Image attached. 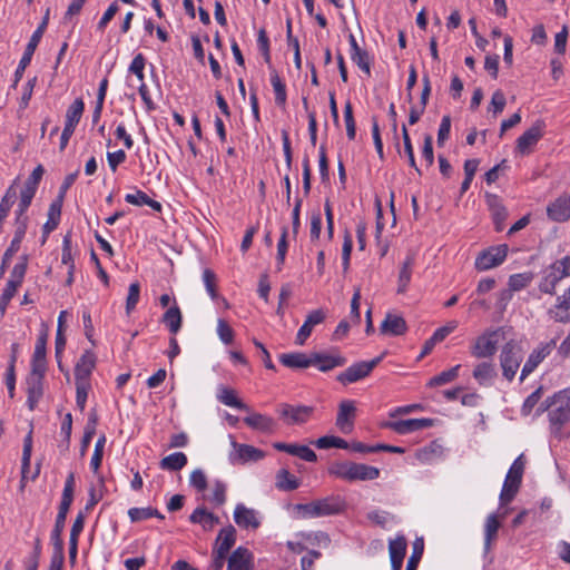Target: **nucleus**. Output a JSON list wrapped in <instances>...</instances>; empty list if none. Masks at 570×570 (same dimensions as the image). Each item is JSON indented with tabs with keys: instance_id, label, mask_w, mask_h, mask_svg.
<instances>
[{
	"instance_id": "f257e3e1",
	"label": "nucleus",
	"mask_w": 570,
	"mask_h": 570,
	"mask_svg": "<svg viewBox=\"0 0 570 570\" xmlns=\"http://www.w3.org/2000/svg\"><path fill=\"white\" fill-rule=\"evenodd\" d=\"M549 412V421L553 434L559 435L561 429L570 422V389H564L548 397L538 409L539 413Z\"/></svg>"
},
{
	"instance_id": "f03ea898",
	"label": "nucleus",
	"mask_w": 570,
	"mask_h": 570,
	"mask_svg": "<svg viewBox=\"0 0 570 570\" xmlns=\"http://www.w3.org/2000/svg\"><path fill=\"white\" fill-rule=\"evenodd\" d=\"M297 509L303 511L305 517L320 518L340 514L345 511L346 502L340 495H330L309 503L298 504Z\"/></svg>"
},
{
	"instance_id": "7ed1b4c3",
	"label": "nucleus",
	"mask_w": 570,
	"mask_h": 570,
	"mask_svg": "<svg viewBox=\"0 0 570 570\" xmlns=\"http://www.w3.org/2000/svg\"><path fill=\"white\" fill-rule=\"evenodd\" d=\"M504 338L502 327L489 330L475 338L470 347L471 354L476 358H487L495 354L498 344Z\"/></svg>"
},
{
	"instance_id": "20e7f679",
	"label": "nucleus",
	"mask_w": 570,
	"mask_h": 570,
	"mask_svg": "<svg viewBox=\"0 0 570 570\" xmlns=\"http://www.w3.org/2000/svg\"><path fill=\"white\" fill-rule=\"evenodd\" d=\"M522 362V347L521 345L514 341L510 340L508 341L501 350L500 353V366L502 368V375L504 379H507L509 382H511L517 371L520 367V364Z\"/></svg>"
},
{
	"instance_id": "39448f33",
	"label": "nucleus",
	"mask_w": 570,
	"mask_h": 570,
	"mask_svg": "<svg viewBox=\"0 0 570 570\" xmlns=\"http://www.w3.org/2000/svg\"><path fill=\"white\" fill-rule=\"evenodd\" d=\"M524 471V461L522 455L517 458L508 471L503 488L500 494L501 504H507L515 497Z\"/></svg>"
},
{
	"instance_id": "423d86ee",
	"label": "nucleus",
	"mask_w": 570,
	"mask_h": 570,
	"mask_svg": "<svg viewBox=\"0 0 570 570\" xmlns=\"http://www.w3.org/2000/svg\"><path fill=\"white\" fill-rule=\"evenodd\" d=\"M276 411L284 423L293 425L306 423L314 414L315 407L303 404L281 403Z\"/></svg>"
},
{
	"instance_id": "0eeeda50",
	"label": "nucleus",
	"mask_w": 570,
	"mask_h": 570,
	"mask_svg": "<svg viewBox=\"0 0 570 570\" xmlns=\"http://www.w3.org/2000/svg\"><path fill=\"white\" fill-rule=\"evenodd\" d=\"M47 24H48V13L45 16V18L42 19L41 23L36 29V31L32 33V36L24 49L23 56L20 59L18 68L16 69V72H14V81H13L12 87H16L17 83L22 78L24 70L29 66V63L32 59V56L43 36Z\"/></svg>"
},
{
	"instance_id": "6e6552de",
	"label": "nucleus",
	"mask_w": 570,
	"mask_h": 570,
	"mask_svg": "<svg viewBox=\"0 0 570 570\" xmlns=\"http://www.w3.org/2000/svg\"><path fill=\"white\" fill-rule=\"evenodd\" d=\"M382 361V356H377L371 361H362L348 366L344 372L336 376V380L346 385L365 379Z\"/></svg>"
},
{
	"instance_id": "1a4fd4ad",
	"label": "nucleus",
	"mask_w": 570,
	"mask_h": 570,
	"mask_svg": "<svg viewBox=\"0 0 570 570\" xmlns=\"http://www.w3.org/2000/svg\"><path fill=\"white\" fill-rule=\"evenodd\" d=\"M546 124L543 120H537L529 129H527L518 139L515 151L520 155H529L534 146L543 137Z\"/></svg>"
},
{
	"instance_id": "9d476101",
	"label": "nucleus",
	"mask_w": 570,
	"mask_h": 570,
	"mask_svg": "<svg viewBox=\"0 0 570 570\" xmlns=\"http://www.w3.org/2000/svg\"><path fill=\"white\" fill-rule=\"evenodd\" d=\"M508 249V245L502 244L482 250L475 258V268L478 271H488L499 266L505 259Z\"/></svg>"
},
{
	"instance_id": "9b49d317",
	"label": "nucleus",
	"mask_w": 570,
	"mask_h": 570,
	"mask_svg": "<svg viewBox=\"0 0 570 570\" xmlns=\"http://www.w3.org/2000/svg\"><path fill=\"white\" fill-rule=\"evenodd\" d=\"M557 341L558 338L556 337L549 342L541 343L530 353L521 370L520 381H523L528 375H530L538 367V365L552 353V351L557 347Z\"/></svg>"
},
{
	"instance_id": "f8f14e48",
	"label": "nucleus",
	"mask_w": 570,
	"mask_h": 570,
	"mask_svg": "<svg viewBox=\"0 0 570 570\" xmlns=\"http://www.w3.org/2000/svg\"><path fill=\"white\" fill-rule=\"evenodd\" d=\"M432 419H407L400 421H387L382 424L383 428L390 429L397 434H409L414 431L423 430L432 426Z\"/></svg>"
},
{
	"instance_id": "ddd939ff",
	"label": "nucleus",
	"mask_w": 570,
	"mask_h": 570,
	"mask_svg": "<svg viewBox=\"0 0 570 570\" xmlns=\"http://www.w3.org/2000/svg\"><path fill=\"white\" fill-rule=\"evenodd\" d=\"M355 416L356 407L354 401L343 400L338 405L335 424L342 433L348 434L354 429Z\"/></svg>"
},
{
	"instance_id": "4468645a",
	"label": "nucleus",
	"mask_w": 570,
	"mask_h": 570,
	"mask_svg": "<svg viewBox=\"0 0 570 570\" xmlns=\"http://www.w3.org/2000/svg\"><path fill=\"white\" fill-rule=\"evenodd\" d=\"M234 520L236 524L244 529H258L261 527V520L257 517V512L254 509L245 507L243 503H238L234 511Z\"/></svg>"
},
{
	"instance_id": "2eb2a0df",
	"label": "nucleus",
	"mask_w": 570,
	"mask_h": 570,
	"mask_svg": "<svg viewBox=\"0 0 570 570\" xmlns=\"http://www.w3.org/2000/svg\"><path fill=\"white\" fill-rule=\"evenodd\" d=\"M346 358L340 353H312V365L317 366L321 372H328L335 367L346 364Z\"/></svg>"
},
{
	"instance_id": "dca6fc26",
	"label": "nucleus",
	"mask_w": 570,
	"mask_h": 570,
	"mask_svg": "<svg viewBox=\"0 0 570 570\" xmlns=\"http://www.w3.org/2000/svg\"><path fill=\"white\" fill-rule=\"evenodd\" d=\"M96 366V355L92 351H86L75 366V381L90 382V375Z\"/></svg>"
},
{
	"instance_id": "f3484780",
	"label": "nucleus",
	"mask_w": 570,
	"mask_h": 570,
	"mask_svg": "<svg viewBox=\"0 0 570 570\" xmlns=\"http://www.w3.org/2000/svg\"><path fill=\"white\" fill-rule=\"evenodd\" d=\"M326 317L325 312L322 308L312 311L304 324L299 327L297 335H296V344L303 345L305 341L312 334L313 327L321 324Z\"/></svg>"
},
{
	"instance_id": "a211bd4d",
	"label": "nucleus",
	"mask_w": 570,
	"mask_h": 570,
	"mask_svg": "<svg viewBox=\"0 0 570 570\" xmlns=\"http://www.w3.org/2000/svg\"><path fill=\"white\" fill-rule=\"evenodd\" d=\"M273 448L277 451L286 452L291 455L298 456L306 462H315L317 460L316 453L307 445L296 443L275 442Z\"/></svg>"
},
{
	"instance_id": "6ab92c4d",
	"label": "nucleus",
	"mask_w": 570,
	"mask_h": 570,
	"mask_svg": "<svg viewBox=\"0 0 570 570\" xmlns=\"http://www.w3.org/2000/svg\"><path fill=\"white\" fill-rule=\"evenodd\" d=\"M407 331L405 320L396 314L387 313L384 321L381 323L380 332L383 335L399 336Z\"/></svg>"
},
{
	"instance_id": "aec40b11",
	"label": "nucleus",
	"mask_w": 570,
	"mask_h": 570,
	"mask_svg": "<svg viewBox=\"0 0 570 570\" xmlns=\"http://www.w3.org/2000/svg\"><path fill=\"white\" fill-rule=\"evenodd\" d=\"M249 415L244 417V423L253 430L263 433H273L276 428V422L273 417L255 413L249 410Z\"/></svg>"
},
{
	"instance_id": "412c9836",
	"label": "nucleus",
	"mask_w": 570,
	"mask_h": 570,
	"mask_svg": "<svg viewBox=\"0 0 570 570\" xmlns=\"http://www.w3.org/2000/svg\"><path fill=\"white\" fill-rule=\"evenodd\" d=\"M252 568L253 554L248 549L238 547L233 551L228 559V570H252Z\"/></svg>"
},
{
	"instance_id": "4be33fe9",
	"label": "nucleus",
	"mask_w": 570,
	"mask_h": 570,
	"mask_svg": "<svg viewBox=\"0 0 570 570\" xmlns=\"http://www.w3.org/2000/svg\"><path fill=\"white\" fill-rule=\"evenodd\" d=\"M547 214L554 222H566L570 218V196H560L547 208Z\"/></svg>"
},
{
	"instance_id": "5701e85b",
	"label": "nucleus",
	"mask_w": 570,
	"mask_h": 570,
	"mask_svg": "<svg viewBox=\"0 0 570 570\" xmlns=\"http://www.w3.org/2000/svg\"><path fill=\"white\" fill-rule=\"evenodd\" d=\"M548 314L556 322L570 323V286L566 294L558 297V303Z\"/></svg>"
},
{
	"instance_id": "b1692460",
	"label": "nucleus",
	"mask_w": 570,
	"mask_h": 570,
	"mask_svg": "<svg viewBox=\"0 0 570 570\" xmlns=\"http://www.w3.org/2000/svg\"><path fill=\"white\" fill-rule=\"evenodd\" d=\"M472 375L481 386H490L497 377L495 365L492 362H481L475 365Z\"/></svg>"
},
{
	"instance_id": "393cba45",
	"label": "nucleus",
	"mask_w": 570,
	"mask_h": 570,
	"mask_svg": "<svg viewBox=\"0 0 570 570\" xmlns=\"http://www.w3.org/2000/svg\"><path fill=\"white\" fill-rule=\"evenodd\" d=\"M27 384V404L30 411H33L43 395V379L28 376Z\"/></svg>"
},
{
	"instance_id": "a878e982",
	"label": "nucleus",
	"mask_w": 570,
	"mask_h": 570,
	"mask_svg": "<svg viewBox=\"0 0 570 570\" xmlns=\"http://www.w3.org/2000/svg\"><path fill=\"white\" fill-rule=\"evenodd\" d=\"M71 504L72 503L60 501L59 511H58V514H57V518H56L55 528H53L52 533H51V540H52V544L53 546L63 544V541L61 539V534L63 532L67 514H68V511H69Z\"/></svg>"
},
{
	"instance_id": "bb28decb",
	"label": "nucleus",
	"mask_w": 570,
	"mask_h": 570,
	"mask_svg": "<svg viewBox=\"0 0 570 570\" xmlns=\"http://www.w3.org/2000/svg\"><path fill=\"white\" fill-rule=\"evenodd\" d=\"M189 521L195 524H200L206 531H210L217 523H219V518L214 513L208 512L206 508L199 507L190 514Z\"/></svg>"
},
{
	"instance_id": "cd10ccee",
	"label": "nucleus",
	"mask_w": 570,
	"mask_h": 570,
	"mask_svg": "<svg viewBox=\"0 0 570 570\" xmlns=\"http://www.w3.org/2000/svg\"><path fill=\"white\" fill-rule=\"evenodd\" d=\"M279 362L289 368H307L312 365V354L305 353H285L279 356Z\"/></svg>"
},
{
	"instance_id": "c85d7f7f",
	"label": "nucleus",
	"mask_w": 570,
	"mask_h": 570,
	"mask_svg": "<svg viewBox=\"0 0 570 570\" xmlns=\"http://www.w3.org/2000/svg\"><path fill=\"white\" fill-rule=\"evenodd\" d=\"M233 445L236 449V458L242 463L250 461L257 462L265 458V453L253 445L238 444L235 441H233Z\"/></svg>"
},
{
	"instance_id": "c756f323",
	"label": "nucleus",
	"mask_w": 570,
	"mask_h": 570,
	"mask_svg": "<svg viewBox=\"0 0 570 570\" xmlns=\"http://www.w3.org/2000/svg\"><path fill=\"white\" fill-rule=\"evenodd\" d=\"M380 475V470L372 465L363 463L352 464V482L375 480Z\"/></svg>"
},
{
	"instance_id": "7c9ffc66",
	"label": "nucleus",
	"mask_w": 570,
	"mask_h": 570,
	"mask_svg": "<svg viewBox=\"0 0 570 570\" xmlns=\"http://www.w3.org/2000/svg\"><path fill=\"white\" fill-rule=\"evenodd\" d=\"M217 399L227 406L249 412V406L237 397L236 392L233 389L222 386Z\"/></svg>"
},
{
	"instance_id": "2f4dec72",
	"label": "nucleus",
	"mask_w": 570,
	"mask_h": 570,
	"mask_svg": "<svg viewBox=\"0 0 570 570\" xmlns=\"http://www.w3.org/2000/svg\"><path fill=\"white\" fill-rule=\"evenodd\" d=\"M299 480L287 469H281L275 476V485L282 491H294L299 487Z\"/></svg>"
},
{
	"instance_id": "473e14b6",
	"label": "nucleus",
	"mask_w": 570,
	"mask_h": 570,
	"mask_svg": "<svg viewBox=\"0 0 570 570\" xmlns=\"http://www.w3.org/2000/svg\"><path fill=\"white\" fill-rule=\"evenodd\" d=\"M501 527L499 517L494 513L490 514L484 524V550L491 549L492 542L497 539L498 530Z\"/></svg>"
},
{
	"instance_id": "72a5a7b5",
	"label": "nucleus",
	"mask_w": 570,
	"mask_h": 570,
	"mask_svg": "<svg viewBox=\"0 0 570 570\" xmlns=\"http://www.w3.org/2000/svg\"><path fill=\"white\" fill-rule=\"evenodd\" d=\"M125 200L135 206H149L155 212H161V204L157 200L151 199L146 193L142 190H136L135 194H127L125 196Z\"/></svg>"
},
{
	"instance_id": "f704fd0d",
	"label": "nucleus",
	"mask_w": 570,
	"mask_h": 570,
	"mask_svg": "<svg viewBox=\"0 0 570 570\" xmlns=\"http://www.w3.org/2000/svg\"><path fill=\"white\" fill-rule=\"evenodd\" d=\"M62 204L60 202H52L48 210V220L43 225V242L46 237L57 228L61 216Z\"/></svg>"
},
{
	"instance_id": "c9c22d12",
	"label": "nucleus",
	"mask_w": 570,
	"mask_h": 570,
	"mask_svg": "<svg viewBox=\"0 0 570 570\" xmlns=\"http://www.w3.org/2000/svg\"><path fill=\"white\" fill-rule=\"evenodd\" d=\"M236 541V530L233 525L222 529L218 533L216 550L228 553Z\"/></svg>"
},
{
	"instance_id": "e433bc0d",
	"label": "nucleus",
	"mask_w": 570,
	"mask_h": 570,
	"mask_svg": "<svg viewBox=\"0 0 570 570\" xmlns=\"http://www.w3.org/2000/svg\"><path fill=\"white\" fill-rule=\"evenodd\" d=\"M163 322L171 334H177L181 327L183 316L177 305L169 307L163 315Z\"/></svg>"
},
{
	"instance_id": "4c0bfd02",
	"label": "nucleus",
	"mask_w": 570,
	"mask_h": 570,
	"mask_svg": "<svg viewBox=\"0 0 570 570\" xmlns=\"http://www.w3.org/2000/svg\"><path fill=\"white\" fill-rule=\"evenodd\" d=\"M187 464V456L183 452H175L165 458L159 462V466L167 471H179Z\"/></svg>"
},
{
	"instance_id": "58836bf2",
	"label": "nucleus",
	"mask_w": 570,
	"mask_h": 570,
	"mask_svg": "<svg viewBox=\"0 0 570 570\" xmlns=\"http://www.w3.org/2000/svg\"><path fill=\"white\" fill-rule=\"evenodd\" d=\"M561 279V276H559L558 273L550 266L544 271V275L539 284V289L542 293L553 295L556 293L557 284Z\"/></svg>"
},
{
	"instance_id": "ea45409f",
	"label": "nucleus",
	"mask_w": 570,
	"mask_h": 570,
	"mask_svg": "<svg viewBox=\"0 0 570 570\" xmlns=\"http://www.w3.org/2000/svg\"><path fill=\"white\" fill-rule=\"evenodd\" d=\"M413 264H414L413 256H407L406 259L402 264V267L399 273V281H397V293L399 294L405 293L409 284L411 282Z\"/></svg>"
},
{
	"instance_id": "a19ab883",
	"label": "nucleus",
	"mask_w": 570,
	"mask_h": 570,
	"mask_svg": "<svg viewBox=\"0 0 570 570\" xmlns=\"http://www.w3.org/2000/svg\"><path fill=\"white\" fill-rule=\"evenodd\" d=\"M85 109V104L81 98H77L68 108L66 112V124L65 126H69L76 128L79 124Z\"/></svg>"
},
{
	"instance_id": "79ce46f5",
	"label": "nucleus",
	"mask_w": 570,
	"mask_h": 570,
	"mask_svg": "<svg viewBox=\"0 0 570 570\" xmlns=\"http://www.w3.org/2000/svg\"><path fill=\"white\" fill-rule=\"evenodd\" d=\"M128 515L132 522H139L153 517L158 518L160 520L165 519L164 514H161L157 509L151 507L131 508L128 510Z\"/></svg>"
},
{
	"instance_id": "37998d69",
	"label": "nucleus",
	"mask_w": 570,
	"mask_h": 570,
	"mask_svg": "<svg viewBox=\"0 0 570 570\" xmlns=\"http://www.w3.org/2000/svg\"><path fill=\"white\" fill-rule=\"evenodd\" d=\"M352 464L353 462H333L328 466V474L335 478L352 482Z\"/></svg>"
},
{
	"instance_id": "c03bdc74",
	"label": "nucleus",
	"mask_w": 570,
	"mask_h": 570,
	"mask_svg": "<svg viewBox=\"0 0 570 570\" xmlns=\"http://www.w3.org/2000/svg\"><path fill=\"white\" fill-rule=\"evenodd\" d=\"M490 206L492 210L493 222L495 225V230L501 232L504 228V222L508 217V210L500 202H498L497 198L492 199Z\"/></svg>"
},
{
	"instance_id": "a18cd8bd",
	"label": "nucleus",
	"mask_w": 570,
	"mask_h": 570,
	"mask_svg": "<svg viewBox=\"0 0 570 570\" xmlns=\"http://www.w3.org/2000/svg\"><path fill=\"white\" fill-rule=\"evenodd\" d=\"M461 365L458 364L448 371H443L440 374L430 379L428 386L435 387L454 381L459 376V370Z\"/></svg>"
},
{
	"instance_id": "49530a36",
	"label": "nucleus",
	"mask_w": 570,
	"mask_h": 570,
	"mask_svg": "<svg viewBox=\"0 0 570 570\" xmlns=\"http://www.w3.org/2000/svg\"><path fill=\"white\" fill-rule=\"evenodd\" d=\"M271 82L275 92V102L277 106H284L286 104V87L285 83L279 78L276 71H273L271 75Z\"/></svg>"
},
{
	"instance_id": "de8ad7c7",
	"label": "nucleus",
	"mask_w": 570,
	"mask_h": 570,
	"mask_svg": "<svg viewBox=\"0 0 570 570\" xmlns=\"http://www.w3.org/2000/svg\"><path fill=\"white\" fill-rule=\"evenodd\" d=\"M315 446L318 449H330V448H337V449H350V444L342 438L334 436V435H325L320 439H317L314 442Z\"/></svg>"
},
{
	"instance_id": "09e8293b",
	"label": "nucleus",
	"mask_w": 570,
	"mask_h": 570,
	"mask_svg": "<svg viewBox=\"0 0 570 570\" xmlns=\"http://www.w3.org/2000/svg\"><path fill=\"white\" fill-rule=\"evenodd\" d=\"M407 542L403 535L396 537L389 543L390 559H403L406 553Z\"/></svg>"
},
{
	"instance_id": "8fccbe9b",
	"label": "nucleus",
	"mask_w": 570,
	"mask_h": 570,
	"mask_svg": "<svg viewBox=\"0 0 570 570\" xmlns=\"http://www.w3.org/2000/svg\"><path fill=\"white\" fill-rule=\"evenodd\" d=\"M16 199L17 191L13 186H10L0 202V223H3V220L8 217V214L12 205L16 203Z\"/></svg>"
},
{
	"instance_id": "3c124183",
	"label": "nucleus",
	"mask_w": 570,
	"mask_h": 570,
	"mask_svg": "<svg viewBox=\"0 0 570 570\" xmlns=\"http://www.w3.org/2000/svg\"><path fill=\"white\" fill-rule=\"evenodd\" d=\"M31 451H32V431H30L23 440L22 462H21L22 479L26 478L27 472L29 471V468H30Z\"/></svg>"
},
{
	"instance_id": "603ef678",
	"label": "nucleus",
	"mask_w": 570,
	"mask_h": 570,
	"mask_svg": "<svg viewBox=\"0 0 570 570\" xmlns=\"http://www.w3.org/2000/svg\"><path fill=\"white\" fill-rule=\"evenodd\" d=\"M402 138H403L404 151L409 158V165L412 168H414L419 175H421L422 173H421L420 168L416 166L413 146H412L411 138H410V135H409V131H407V128L405 125H403V127H402Z\"/></svg>"
},
{
	"instance_id": "864d4df0",
	"label": "nucleus",
	"mask_w": 570,
	"mask_h": 570,
	"mask_svg": "<svg viewBox=\"0 0 570 570\" xmlns=\"http://www.w3.org/2000/svg\"><path fill=\"white\" fill-rule=\"evenodd\" d=\"M344 121L346 127V135L348 139L353 140L356 135V125L353 116V107L350 101H347L344 106Z\"/></svg>"
},
{
	"instance_id": "5fc2aeb1",
	"label": "nucleus",
	"mask_w": 570,
	"mask_h": 570,
	"mask_svg": "<svg viewBox=\"0 0 570 570\" xmlns=\"http://www.w3.org/2000/svg\"><path fill=\"white\" fill-rule=\"evenodd\" d=\"M105 443H106L105 435H101L96 442L95 451H94V454H92V458L90 461V466H91L94 473H97L101 465Z\"/></svg>"
},
{
	"instance_id": "6e6d98bb",
	"label": "nucleus",
	"mask_w": 570,
	"mask_h": 570,
	"mask_svg": "<svg viewBox=\"0 0 570 570\" xmlns=\"http://www.w3.org/2000/svg\"><path fill=\"white\" fill-rule=\"evenodd\" d=\"M217 334H218L220 341L226 345L232 344L234 341V336H235L234 330L223 318H219L217 321Z\"/></svg>"
},
{
	"instance_id": "4d7b16f0",
	"label": "nucleus",
	"mask_w": 570,
	"mask_h": 570,
	"mask_svg": "<svg viewBox=\"0 0 570 570\" xmlns=\"http://www.w3.org/2000/svg\"><path fill=\"white\" fill-rule=\"evenodd\" d=\"M19 286H16L13 282H8L1 296H0V313L3 316L6 314L7 307L12 299V297L16 295V292Z\"/></svg>"
},
{
	"instance_id": "13d9d810",
	"label": "nucleus",
	"mask_w": 570,
	"mask_h": 570,
	"mask_svg": "<svg viewBox=\"0 0 570 570\" xmlns=\"http://www.w3.org/2000/svg\"><path fill=\"white\" fill-rule=\"evenodd\" d=\"M203 281H204L205 287H206L208 294L210 295V297L213 299H216L218 294H217V278H216L215 273L212 269L206 268L203 272Z\"/></svg>"
},
{
	"instance_id": "bf43d9fd",
	"label": "nucleus",
	"mask_w": 570,
	"mask_h": 570,
	"mask_svg": "<svg viewBox=\"0 0 570 570\" xmlns=\"http://www.w3.org/2000/svg\"><path fill=\"white\" fill-rule=\"evenodd\" d=\"M89 390L90 382L76 381V403L80 411L85 410Z\"/></svg>"
},
{
	"instance_id": "052dcab7",
	"label": "nucleus",
	"mask_w": 570,
	"mask_h": 570,
	"mask_svg": "<svg viewBox=\"0 0 570 570\" xmlns=\"http://www.w3.org/2000/svg\"><path fill=\"white\" fill-rule=\"evenodd\" d=\"M140 296V285L138 282L131 283L128 289V296L126 301V312L130 314L135 309Z\"/></svg>"
},
{
	"instance_id": "680f3d73",
	"label": "nucleus",
	"mask_w": 570,
	"mask_h": 570,
	"mask_svg": "<svg viewBox=\"0 0 570 570\" xmlns=\"http://www.w3.org/2000/svg\"><path fill=\"white\" fill-rule=\"evenodd\" d=\"M189 483L198 492H204L207 489V476L200 469H196L190 473Z\"/></svg>"
},
{
	"instance_id": "e2e57ef3",
	"label": "nucleus",
	"mask_w": 570,
	"mask_h": 570,
	"mask_svg": "<svg viewBox=\"0 0 570 570\" xmlns=\"http://www.w3.org/2000/svg\"><path fill=\"white\" fill-rule=\"evenodd\" d=\"M351 59L363 70L367 76L371 75L370 56L366 50H361L356 53H351Z\"/></svg>"
},
{
	"instance_id": "0e129e2a",
	"label": "nucleus",
	"mask_w": 570,
	"mask_h": 570,
	"mask_svg": "<svg viewBox=\"0 0 570 570\" xmlns=\"http://www.w3.org/2000/svg\"><path fill=\"white\" fill-rule=\"evenodd\" d=\"M543 393L542 386H539L534 392H532L523 402L521 412L523 415H529L533 407L538 404Z\"/></svg>"
},
{
	"instance_id": "69168bd1",
	"label": "nucleus",
	"mask_w": 570,
	"mask_h": 570,
	"mask_svg": "<svg viewBox=\"0 0 570 570\" xmlns=\"http://www.w3.org/2000/svg\"><path fill=\"white\" fill-rule=\"evenodd\" d=\"M145 62L146 60L142 53H138L135 56L129 66V71L134 73L141 83L144 82Z\"/></svg>"
},
{
	"instance_id": "338daca9",
	"label": "nucleus",
	"mask_w": 570,
	"mask_h": 570,
	"mask_svg": "<svg viewBox=\"0 0 570 570\" xmlns=\"http://www.w3.org/2000/svg\"><path fill=\"white\" fill-rule=\"evenodd\" d=\"M212 500L216 505H223L226 502V484L223 481L214 482Z\"/></svg>"
},
{
	"instance_id": "774afa93",
	"label": "nucleus",
	"mask_w": 570,
	"mask_h": 570,
	"mask_svg": "<svg viewBox=\"0 0 570 570\" xmlns=\"http://www.w3.org/2000/svg\"><path fill=\"white\" fill-rule=\"evenodd\" d=\"M65 562L63 544L53 546V553L51 557L50 566L48 570H62Z\"/></svg>"
}]
</instances>
